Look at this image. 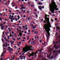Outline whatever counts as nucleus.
<instances>
[{
	"mask_svg": "<svg viewBox=\"0 0 60 60\" xmlns=\"http://www.w3.org/2000/svg\"><path fill=\"white\" fill-rule=\"evenodd\" d=\"M48 16H49V15H45V20L46 22L48 24H46L45 26V28L46 31H45V33H47V35L46 34V36L47 38V39H49V36H50V33H49V31H50V27H51V26L50 25V23L49 22V18H48L47 17Z\"/></svg>",
	"mask_w": 60,
	"mask_h": 60,
	"instance_id": "obj_1",
	"label": "nucleus"
},
{
	"mask_svg": "<svg viewBox=\"0 0 60 60\" xmlns=\"http://www.w3.org/2000/svg\"><path fill=\"white\" fill-rule=\"evenodd\" d=\"M50 11H51L52 13L53 14L54 13V11L55 10L56 11H58V9L57 8V6L56 4V3L53 2L50 5Z\"/></svg>",
	"mask_w": 60,
	"mask_h": 60,
	"instance_id": "obj_2",
	"label": "nucleus"
},
{
	"mask_svg": "<svg viewBox=\"0 0 60 60\" xmlns=\"http://www.w3.org/2000/svg\"><path fill=\"white\" fill-rule=\"evenodd\" d=\"M7 46V44L6 45H3V51H4V52H3L2 53L1 55V56H4V54H5V53L6 52V49L4 47H5V48H6Z\"/></svg>",
	"mask_w": 60,
	"mask_h": 60,
	"instance_id": "obj_3",
	"label": "nucleus"
},
{
	"mask_svg": "<svg viewBox=\"0 0 60 60\" xmlns=\"http://www.w3.org/2000/svg\"><path fill=\"white\" fill-rule=\"evenodd\" d=\"M29 50V47H26L25 48H23V52H27L28 51V50Z\"/></svg>",
	"mask_w": 60,
	"mask_h": 60,
	"instance_id": "obj_4",
	"label": "nucleus"
},
{
	"mask_svg": "<svg viewBox=\"0 0 60 60\" xmlns=\"http://www.w3.org/2000/svg\"><path fill=\"white\" fill-rule=\"evenodd\" d=\"M38 53V52L37 51L36 52H35V53H34V52H32L31 54H30V53H29V54L30 55V56H34V54H35V55L34 57H35L36 56H37V55H36V54H37V53Z\"/></svg>",
	"mask_w": 60,
	"mask_h": 60,
	"instance_id": "obj_5",
	"label": "nucleus"
},
{
	"mask_svg": "<svg viewBox=\"0 0 60 60\" xmlns=\"http://www.w3.org/2000/svg\"><path fill=\"white\" fill-rule=\"evenodd\" d=\"M8 50L10 51V53H11V50H13V49L12 48H11L10 47H8Z\"/></svg>",
	"mask_w": 60,
	"mask_h": 60,
	"instance_id": "obj_6",
	"label": "nucleus"
},
{
	"mask_svg": "<svg viewBox=\"0 0 60 60\" xmlns=\"http://www.w3.org/2000/svg\"><path fill=\"white\" fill-rule=\"evenodd\" d=\"M1 29L2 30H4L5 29V27L4 26H3L1 27Z\"/></svg>",
	"mask_w": 60,
	"mask_h": 60,
	"instance_id": "obj_7",
	"label": "nucleus"
},
{
	"mask_svg": "<svg viewBox=\"0 0 60 60\" xmlns=\"http://www.w3.org/2000/svg\"><path fill=\"white\" fill-rule=\"evenodd\" d=\"M54 47L55 48V49H57L58 48V46L56 47V45H54Z\"/></svg>",
	"mask_w": 60,
	"mask_h": 60,
	"instance_id": "obj_8",
	"label": "nucleus"
},
{
	"mask_svg": "<svg viewBox=\"0 0 60 60\" xmlns=\"http://www.w3.org/2000/svg\"><path fill=\"white\" fill-rule=\"evenodd\" d=\"M26 9V7H24L23 6L20 9V10H21L22 9Z\"/></svg>",
	"mask_w": 60,
	"mask_h": 60,
	"instance_id": "obj_9",
	"label": "nucleus"
},
{
	"mask_svg": "<svg viewBox=\"0 0 60 60\" xmlns=\"http://www.w3.org/2000/svg\"><path fill=\"white\" fill-rule=\"evenodd\" d=\"M38 5H42V4H43V3L41 2H39L38 3Z\"/></svg>",
	"mask_w": 60,
	"mask_h": 60,
	"instance_id": "obj_10",
	"label": "nucleus"
},
{
	"mask_svg": "<svg viewBox=\"0 0 60 60\" xmlns=\"http://www.w3.org/2000/svg\"><path fill=\"white\" fill-rule=\"evenodd\" d=\"M38 8L39 10H41L42 9V7H41V6H38Z\"/></svg>",
	"mask_w": 60,
	"mask_h": 60,
	"instance_id": "obj_11",
	"label": "nucleus"
},
{
	"mask_svg": "<svg viewBox=\"0 0 60 60\" xmlns=\"http://www.w3.org/2000/svg\"><path fill=\"white\" fill-rule=\"evenodd\" d=\"M17 19L18 20H19V19H20V17H19V15H18L17 16Z\"/></svg>",
	"mask_w": 60,
	"mask_h": 60,
	"instance_id": "obj_12",
	"label": "nucleus"
},
{
	"mask_svg": "<svg viewBox=\"0 0 60 60\" xmlns=\"http://www.w3.org/2000/svg\"><path fill=\"white\" fill-rule=\"evenodd\" d=\"M56 28H57L58 30H60V28H59V27L58 26H56Z\"/></svg>",
	"mask_w": 60,
	"mask_h": 60,
	"instance_id": "obj_13",
	"label": "nucleus"
},
{
	"mask_svg": "<svg viewBox=\"0 0 60 60\" xmlns=\"http://www.w3.org/2000/svg\"><path fill=\"white\" fill-rule=\"evenodd\" d=\"M19 28L21 30V29H22V27H21L20 26H19Z\"/></svg>",
	"mask_w": 60,
	"mask_h": 60,
	"instance_id": "obj_14",
	"label": "nucleus"
},
{
	"mask_svg": "<svg viewBox=\"0 0 60 60\" xmlns=\"http://www.w3.org/2000/svg\"><path fill=\"white\" fill-rule=\"evenodd\" d=\"M22 10H21L20 11H21V12H23V11H24V10H23V9H21Z\"/></svg>",
	"mask_w": 60,
	"mask_h": 60,
	"instance_id": "obj_15",
	"label": "nucleus"
},
{
	"mask_svg": "<svg viewBox=\"0 0 60 60\" xmlns=\"http://www.w3.org/2000/svg\"><path fill=\"white\" fill-rule=\"evenodd\" d=\"M35 34H38V33L36 31H35L34 32Z\"/></svg>",
	"mask_w": 60,
	"mask_h": 60,
	"instance_id": "obj_16",
	"label": "nucleus"
},
{
	"mask_svg": "<svg viewBox=\"0 0 60 60\" xmlns=\"http://www.w3.org/2000/svg\"><path fill=\"white\" fill-rule=\"evenodd\" d=\"M26 10H24V11L23 12V13H25V12H26Z\"/></svg>",
	"mask_w": 60,
	"mask_h": 60,
	"instance_id": "obj_17",
	"label": "nucleus"
},
{
	"mask_svg": "<svg viewBox=\"0 0 60 60\" xmlns=\"http://www.w3.org/2000/svg\"><path fill=\"white\" fill-rule=\"evenodd\" d=\"M19 35H20V36H22V33H20Z\"/></svg>",
	"mask_w": 60,
	"mask_h": 60,
	"instance_id": "obj_18",
	"label": "nucleus"
},
{
	"mask_svg": "<svg viewBox=\"0 0 60 60\" xmlns=\"http://www.w3.org/2000/svg\"><path fill=\"white\" fill-rule=\"evenodd\" d=\"M19 59H20V58H17V60H19Z\"/></svg>",
	"mask_w": 60,
	"mask_h": 60,
	"instance_id": "obj_19",
	"label": "nucleus"
},
{
	"mask_svg": "<svg viewBox=\"0 0 60 60\" xmlns=\"http://www.w3.org/2000/svg\"><path fill=\"white\" fill-rule=\"evenodd\" d=\"M22 27L23 28H24V29H25V26H22Z\"/></svg>",
	"mask_w": 60,
	"mask_h": 60,
	"instance_id": "obj_20",
	"label": "nucleus"
},
{
	"mask_svg": "<svg viewBox=\"0 0 60 60\" xmlns=\"http://www.w3.org/2000/svg\"><path fill=\"white\" fill-rule=\"evenodd\" d=\"M29 13V11H27V14H28V13Z\"/></svg>",
	"mask_w": 60,
	"mask_h": 60,
	"instance_id": "obj_21",
	"label": "nucleus"
},
{
	"mask_svg": "<svg viewBox=\"0 0 60 60\" xmlns=\"http://www.w3.org/2000/svg\"><path fill=\"white\" fill-rule=\"evenodd\" d=\"M10 34V36H9V37H11V36H12V35H11V34Z\"/></svg>",
	"mask_w": 60,
	"mask_h": 60,
	"instance_id": "obj_22",
	"label": "nucleus"
},
{
	"mask_svg": "<svg viewBox=\"0 0 60 60\" xmlns=\"http://www.w3.org/2000/svg\"><path fill=\"white\" fill-rule=\"evenodd\" d=\"M27 29H28V28L27 27H26L25 28V30H27Z\"/></svg>",
	"mask_w": 60,
	"mask_h": 60,
	"instance_id": "obj_23",
	"label": "nucleus"
},
{
	"mask_svg": "<svg viewBox=\"0 0 60 60\" xmlns=\"http://www.w3.org/2000/svg\"><path fill=\"white\" fill-rule=\"evenodd\" d=\"M12 39L13 40V41H15V39H14V38H12Z\"/></svg>",
	"mask_w": 60,
	"mask_h": 60,
	"instance_id": "obj_24",
	"label": "nucleus"
},
{
	"mask_svg": "<svg viewBox=\"0 0 60 60\" xmlns=\"http://www.w3.org/2000/svg\"><path fill=\"white\" fill-rule=\"evenodd\" d=\"M9 19H10L11 20V19H12V18H10L9 17Z\"/></svg>",
	"mask_w": 60,
	"mask_h": 60,
	"instance_id": "obj_25",
	"label": "nucleus"
},
{
	"mask_svg": "<svg viewBox=\"0 0 60 60\" xmlns=\"http://www.w3.org/2000/svg\"><path fill=\"white\" fill-rule=\"evenodd\" d=\"M39 41L40 43H41V40H40Z\"/></svg>",
	"mask_w": 60,
	"mask_h": 60,
	"instance_id": "obj_26",
	"label": "nucleus"
},
{
	"mask_svg": "<svg viewBox=\"0 0 60 60\" xmlns=\"http://www.w3.org/2000/svg\"><path fill=\"white\" fill-rule=\"evenodd\" d=\"M54 19H55V20H57V18H55Z\"/></svg>",
	"mask_w": 60,
	"mask_h": 60,
	"instance_id": "obj_27",
	"label": "nucleus"
},
{
	"mask_svg": "<svg viewBox=\"0 0 60 60\" xmlns=\"http://www.w3.org/2000/svg\"><path fill=\"white\" fill-rule=\"evenodd\" d=\"M34 11H37V10H36V9H34Z\"/></svg>",
	"mask_w": 60,
	"mask_h": 60,
	"instance_id": "obj_28",
	"label": "nucleus"
},
{
	"mask_svg": "<svg viewBox=\"0 0 60 60\" xmlns=\"http://www.w3.org/2000/svg\"><path fill=\"white\" fill-rule=\"evenodd\" d=\"M40 52H42V49L40 50Z\"/></svg>",
	"mask_w": 60,
	"mask_h": 60,
	"instance_id": "obj_29",
	"label": "nucleus"
},
{
	"mask_svg": "<svg viewBox=\"0 0 60 60\" xmlns=\"http://www.w3.org/2000/svg\"><path fill=\"white\" fill-rule=\"evenodd\" d=\"M14 18H15V19H17V17H16V16H15Z\"/></svg>",
	"mask_w": 60,
	"mask_h": 60,
	"instance_id": "obj_30",
	"label": "nucleus"
},
{
	"mask_svg": "<svg viewBox=\"0 0 60 60\" xmlns=\"http://www.w3.org/2000/svg\"><path fill=\"white\" fill-rule=\"evenodd\" d=\"M14 36H15V37H17V35H16V34H15L14 35Z\"/></svg>",
	"mask_w": 60,
	"mask_h": 60,
	"instance_id": "obj_31",
	"label": "nucleus"
},
{
	"mask_svg": "<svg viewBox=\"0 0 60 60\" xmlns=\"http://www.w3.org/2000/svg\"><path fill=\"white\" fill-rule=\"evenodd\" d=\"M22 58H24V57H26V56H22Z\"/></svg>",
	"mask_w": 60,
	"mask_h": 60,
	"instance_id": "obj_32",
	"label": "nucleus"
},
{
	"mask_svg": "<svg viewBox=\"0 0 60 60\" xmlns=\"http://www.w3.org/2000/svg\"><path fill=\"white\" fill-rule=\"evenodd\" d=\"M3 24H0V26H3Z\"/></svg>",
	"mask_w": 60,
	"mask_h": 60,
	"instance_id": "obj_33",
	"label": "nucleus"
},
{
	"mask_svg": "<svg viewBox=\"0 0 60 60\" xmlns=\"http://www.w3.org/2000/svg\"><path fill=\"white\" fill-rule=\"evenodd\" d=\"M36 26H35L34 27H33L34 29L36 27Z\"/></svg>",
	"mask_w": 60,
	"mask_h": 60,
	"instance_id": "obj_34",
	"label": "nucleus"
},
{
	"mask_svg": "<svg viewBox=\"0 0 60 60\" xmlns=\"http://www.w3.org/2000/svg\"><path fill=\"white\" fill-rule=\"evenodd\" d=\"M57 52V51H56V50H54L53 52V53H55V52Z\"/></svg>",
	"mask_w": 60,
	"mask_h": 60,
	"instance_id": "obj_35",
	"label": "nucleus"
},
{
	"mask_svg": "<svg viewBox=\"0 0 60 60\" xmlns=\"http://www.w3.org/2000/svg\"><path fill=\"white\" fill-rule=\"evenodd\" d=\"M2 42H3V41H4V40L3 39V38H2Z\"/></svg>",
	"mask_w": 60,
	"mask_h": 60,
	"instance_id": "obj_36",
	"label": "nucleus"
},
{
	"mask_svg": "<svg viewBox=\"0 0 60 60\" xmlns=\"http://www.w3.org/2000/svg\"><path fill=\"white\" fill-rule=\"evenodd\" d=\"M30 42H31V40H30L29 41V44L30 43Z\"/></svg>",
	"mask_w": 60,
	"mask_h": 60,
	"instance_id": "obj_37",
	"label": "nucleus"
},
{
	"mask_svg": "<svg viewBox=\"0 0 60 60\" xmlns=\"http://www.w3.org/2000/svg\"><path fill=\"white\" fill-rule=\"evenodd\" d=\"M58 52H59V54H60V50L58 51Z\"/></svg>",
	"mask_w": 60,
	"mask_h": 60,
	"instance_id": "obj_38",
	"label": "nucleus"
},
{
	"mask_svg": "<svg viewBox=\"0 0 60 60\" xmlns=\"http://www.w3.org/2000/svg\"><path fill=\"white\" fill-rule=\"evenodd\" d=\"M28 35H29V34H30V33H27Z\"/></svg>",
	"mask_w": 60,
	"mask_h": 60,
	"instance_id": "obj_39",
	"label": "nucleus"
},
{
	"mask_svg": "<svg viewBox=\"0 0 60 60\" xmlns=\"http://www.w3.org/2000/svg\"><path fill=\"white\" fill-rule=\"evenodd\" d=\"M34 5H32L31 6V7H34Z\"/></svg>",
	"mask_w": 60,
	"mask_h": 60,
	"instance_id": "obj_40",
	"label": "nucleus"
},
{
	"mask_svg": "<svg viewBox=\"0 0 60 60\" xmlns=\"http://www.w3.org/2000/svg\"><path fill=\"white\" fill-rule=\"evenodd\" d=\"M9 11H10V12H11V11L10 10H9Z\"/></svg>",
	"mask_w": 60,
	"mask_h": 60,
	"instance_id": "obj_41",
	"label": "nucleus"
},
{
	"mask_svg": "<svg viewBox=\"0 0 60 60\" xmlns=\"http://www.w3.org/2000/svg\"><path fill=\"white\" fill-rule=\"evenodd\" d=\"M17 8H18V7H15V9H17Z\"/></svg>",
	"mask_w": 60,
	"mask_h": 60,
	"instance_id": "obj_42",
	"label": "nucleus"
},
{
	"mask_svg": "<svg viewBox=\"0 0 60 60\" xmlns=\"http://www.w3.org/2000/svg\"><path fill=\"white\" fill-rule=\"evenodd\" d=\"M13 24H14L15 25H16V23H13Z\"/></svg>",
	"mask_w": 60,
	"mask_h": 60,
	"instance_id": "obj_43",
	"label": "nucleus"
},
{
	"mask_svg": "<svg viewBox=\"0 0 60 60\" xmlns=\"http://www.w3.org/2000/svg\"><path fill=\"white\" fill-rule=\"evenodd\" d=\"M8 41V39H6L5 40V41Z\"/></svg>",
	"mask_w": 60,
	"mask_h": 60,
	"instance_id": "obj_44",
	"label": "nucleus"
},
{
	"mask_svg": "<svg viewBox=\"0 0 60 60\" xmlns=\"http://www.w3.org/2000/svg\"><path fill=\"white\" fill-rule=\"evenodd\" d=\"M51 59H53V56H52L51 57Z\"/></svg>",
	"mask_w": 60,
	"mask_h": 60,
	"instance_id": "obj_45",
	"label": "nucleus"
},
{
	"mask_svg": "<svg viewBox=\"0 0 60 60\" xmlns=\"http://www.w3.org/2000/svg\"><path fill=\"white\" fill-rule=\"evenodd\" d=\"M51 21H52V22H54V20H52V19H51Z\"/></svg>",
	"mask_w": 60,
	"mask_h": 60,
	"instance_id": "obj_46",
	"label": "nucleus"
},
{
	"mask_svg": "<svg viewBox=\"0 0 60 60\" xmlns=\"http://www.w3.org/2000/svg\"><path fill=\"white\" fill-rule=\"evenodd\" d=\"M20 6H24V5H20Z\"/></svg>",
	"mask_w": 60,
	"mask_h": 60,
	"instance_id": "obj_47",
	"label": "nucleus"
},
{
	"mask_svg": "<svg viewBox=\"0 0 60 60\" xmlns=\"http://www.w3.org/2000/svg\"><path fill=\"white\" fill-rule=\"evenodd\" d=\"M34 32V30H32V33H33Z\"/></svg>",
	"mask_w": 60,
	"mask_h": 60,
	"instance_id": "obj_48",
	"label": "nucleus"
},
{
	"mask_svg": "<svg viewBox=\"0 0 60 60\" xmlns=\"http://www.w3.org/2000/svg\"><path fill=\"white\" fill-rule=\"evenodd\" d=\"M30 18H29L28 19V20H30Z\"/></svg>",
	"mask_w": 60,
	"mask_h": 60,
	"instance_id": "obj_49",
	"label": "nucleus"
},
{
	"mask_svg": "<svg viewBox=\"0 0 60 60\" xmlns=\"http://www.w3.org/2000/svg\"><path fill=\"white\" fill-rule=\"evenodd\" d=\"M12 19L13 20H15V19L14 18H13V19Z\"/></svg>",
	"mask_w": 60,
	"mask_h": 60,
	"instance_id": "obj_50",
	"label": "nucleus"
},
{
	"mask_svg": "<svg viewBox=\"0 0 60 60\" xmlns=\"http://www.w3.org/2000/svg\"><path fill=\"white\" fill-rule=\"evenodd\" d=\"M28 4H29V5H30V2H28Z\"/></svg>",
	"mask_w": 60,
	"mask_h": 60,
	"instance_id": "obj_51",
	"label": "nucleus"
},
{
	"mask_svg": "<svg viewBox=\"0 0 60 60\" xmlns=\"http://www.w3.org/2000/svg\"><path fill=\"white\" fill-rule=\"evenodd\" d=\"M11 22H13V20H11Z\"/></svg>",
	"mask_w": 60,
	"mask_h": 60,
	"instance_id": "obj_52",
	"label": "nucleus"
},
{
	"mask_svg": "<svg viewBox=\"0 0 60 60\" xmlns=\"http://www.w3.org/2000/svg\"><path fill=\"white\" fill-rule=\"evenodd\" d=\"M11 17H12V18H13V17H14V16H13V15Z\"/></svg>",
	"mask_w": 60,
	"mask_h": 60,
	"instance_id": "obj_53",
	"label": "nucleus"
},
{
	"mask_svg": "<svg viewBox=\"0 0 60 60\" xmlns=\"http://www.w3.org/2000/svg\"><path fill=\"white\" fill-rule=\"evenodd\" d=\"M14 32L13 31L12 32V34H14Z\"/></svg>",
	"mask_w": 60,
	"mask_h": 60,
	"instance_id": "obj_54",
	"label": "nucleus"
},
{
	"mask_svg": "<svg viewBox=\"0 0 60 60\" xmlns=\"http://www.w3.org/2000/svg\"><path fill=\"white\" fill-rule=\"evenodd\" d=\"M16 30H17V31H19V30H19V29H18V28H17L16 29Z\"/></svg>",
	"mask_w": 60,
	"mask_h": 60,
	"instance_id": "obj_55",
	"label": "nucleus"
},
{
	"mask_svg": "<svg viewBox=\"0 0 60 60\" xmlns=\"http://www.w3.org/2000/svg\"><path fill=\"white\" fill-rule=\"evenodd\" d=\"M9 32H7V34H9Z\"/></svg>",
	"mask_w": 60,
	"mask_h": 60,
	"instance_id": "obj_56",
	"label": "nucleus"
},
{
	"mask_svg": "<svg viewBox=\"0 0 60 60\" xmlns=\"http://www.w3.org/2000/svg\"><path fill=\"white\" fill-rule=\"evenodd\" d=\"M44 45H45V44H46V42H44Z\"/></svg>",
	"mask_w": 60,
	"mask_h": 60,
	"instance_id": "obj_57",
	"label": "nucleus"
},
{
	"mask_svg": "<svg viewBox=\"0 0 60 60\" xmlns=\"http://www.w3.org/2000/svg\"><path fill=\"white\" fill-rule=\"evenodd\" d=\"M24 53H22V55H23V56H24Z\"/></svg>",
	"mask_w": 60,
	"mask_h": 60,
	"instance_id": "obj_58",
	"label": "nucleus"
},
{
	"mask_svg": "<svg viewBox=\"0 0 60 60\" xmlns=\"http://www.w3.org/2000/svg\"><path fill=\"white\" fill-rule=\"evenodd\" d=\"M8 39H10V38L9 37L8 38H7Z\"/></svg>",
	"mask_w": 60,
	"mask_h": 60,
	"instance_id": "obj_59",
	"label": "nucleus"
},
{
	"mask_svg": "<svg viewBox=\"0 0 60 60\" xmlns=\"http://www.w3.org/2000/svg\"><path fill=\"white\" fill-rule=\"evenodd\" d=\"M15 20V21H17V20H18V19H16Z\"/></svg>",
	"mask_w": 60,
	"mask_h": 60,
	"instance_id": "obj_60",
	"label": "nucleus"
},
{
	"mask_svg": "<svg viewBox=\"0 0 60 60\" xmlns=\"http://www.w3.org/2000/svg\"><path fill=\"white\" fill-rule=\"evenodd\" d=\"M38 52H39V51H40V50L38 49Z\"/></svg>",
	"mask_w": 60,
	"mask_h": 60,
	"instance_id": "obj_61",
	"label": "nucleus"
},
{
	"mask_svg": "<svg viewBox=\"0 0 60 60\" xmlns=\"http://www.w3.org/2000/svg\"><path fill=\"white\" fill-rule=\"evenodd\" d=\"M21 22V21H19V23H20Z\"/></svg>",
	"mask_w": 60,
	"mask_h": 60,
	"instance_id": "obj_62",
	"label": "nucleus"
},
{
	"mask_svg": "<svg viewBox=\"0 0 60 60\" xmlns=\"http://www.w3.org/2000/svg\"><path fill=\"white\" fill-rule=\"evenodd\" d=\"M37 16H38L37 15H36V17L37 18Z\"/></svg>",
	"mask_w": 60,
	"mask_h": 60,
	"instance_id": "obj_63",
	"label": "nucleus"
},
{
	"mask_svg": "<svg viewBox=\"0 0 60 60\" xmlns=\"http://www.w3.org/2000/svg\"><path fill=\"white\" fill-rule=\"evenodd\" d=\"M19 40H21V38H19Z\"/></svg>",
	"mask_w": 60,
	"mask_h": 60,
	"instance_id": "obj_64",
	"label": "nucleus"
}]
</instances>
